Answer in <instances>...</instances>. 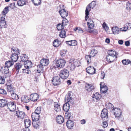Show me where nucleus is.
I'll list each match as a JSON object with an SVG mask.
<instances>
[{
    "mask_svg": "<svg viewBox=\"0 0 131 131\" xmlns=\"http://www.w3.org/2000/svg\"><path fill=\"white\" fill-rule=\"evenodd\" d=\"M103 28L104 29L105 31H107L108 29V27L107 25L105 22H104L102 25Z\"/></svg>",
    "mask_w": 131,
    "mask_h": 131,
    "instance_id": "nucleus-46",
    "label": "nucleus"
},
{
    "mask_svg": "<svg viewBox=\"0 0 131 131\" xmlns=\"http://www.w3.org/2000/svg\"><path fill=\"white\" fill-rule=\"evenodd\" d=\"M66 116H67V118H70L71 116V113H69L67 114L66 113Z\"/></svg>",
    "mask_w": 131,
    "mask_h": 131,
    "instance_id": "nucleus-64",
    "label": "nucleus"
},
{
    "mask_svg": "<svg viewBox=\"0 0 131 131\" xmlns=\"http://www.w3.org/2000/svg\"><path fill=\"white\" fill-rule=\"evenodd\" d=\"M57 123L59 124H62L64 121L63 118L61 115H58L56 117Z\"/></svg>",
    "mask_w": 131,
    "mask_h": 131,
    "instance_id": "nucleus-25",
    "label": "nucleus"
},
{
    "mask_svg": "<svg viewBox=\"0 0 131 131\" xmlns=\"http://www.w3.org/2000/svg\"><path fill=\"white\" fill-rule=\"evenodd\" d=\"M5 82V81L4 79L2 78V77H0V84H4Z\"/></svg>",
    "mask_w": 131,
    "mask_h": 131,
    "instance_id": "nucleus-57",
    "label": "nucleus"
},
{
    "mask_svg": "<svg viewBox=\"0 0 131 131\" xmlns=\"http://www.w3.org/2000/svg\"><path fill=\"white\" fill-rule=\"evenodd\" d=\"M71 95L69 93L66 95L65 96V100L66 103H70L71 104V102L72 100L71 97Z\"/></svg>",
    "mask_w": 131,
    "mask_h": 131,
    "instance_id": "nucleus-23",
    "label": "nucleus"
},
{
    "mask_svg": "<svg viewBox=\"0 0 131 131\" xmlns=\"http://www.w3.org/2000/svg\"><path fill=\"white\" fill-rule=\"evenodd\" d=\"M0 93L2 94H6V92L4 89H0Z\"/></svg>",
    "mask_w": 131,
    "mask_h": 131,
    "instance_id": "nucleus-60",
    "label": "nucleus"
},
{
    "mask_svg": "<svg viewBox=\"0 0 131 131\" xmlns=\"http://www.w3.org/2000/svg\"><path fill=\"white\" fill-rule=\"evenodd\" d=\"M59 12L60 15L63 18H65L67 17L68 15V12L65 10L64 9H63L59 10Z\"/></svg>",
    "mask_w": 131,
    "mask_h": 131,
    "instance_id": "nucleus-13",
    "label": "nucleus"
},
{
    "mask_svg": "<svg viewBox=\"0 0 131 131\" xmlns=\"http://www.w3.org/2000/svg\"><path fill=\"white\" fill-rule=\"evenodd\" d=\"M112 30L113 34L115 35L119 34L121 31V30L120 29V28L119 29L118 27L117 26L113 27L112 28Z\"/></svg>",
    "mask_w": 131,
    "mask_h": 131,
    "instance_id": "nucleus-19",
    "label": "nucleus"
},
{
    "mask_svg": "<svg viewBox=\"0 0 131 131\" xmlns=\"http://www.w3.org/2000/svg\"><path fill=\"white\" fill-rule=\"evenodd\" d=\"M52 83L54 85H57L60 83V77L58 76H55L53 77L52 80Z\"/></svg>",
    "mask_w": 131,
    "mask_h": 131,
    "instance_id": "nucleus-8",
    "label": "nucleus"
},
{
    "mask_svg": "<svg viewBox=\"0 0 131 131\" xmlns=\"http://www.w3.org/2000/svg\"><path fill=\"white\" fill-rule=\"evenodd\" d=\"M24 65L25 68H31L32 65V62L28 60L24 63Z\"/></svg>",
    "mask_w": 131,
    "mask_h": 131,
    "instance_id": "nucleus-28",
    "label": "nucleus"
},
{
    "mask_svg": "<svg viewBox=\"0 0 131 131\" xmlns=\"http://www.w3.org/2000/svg\"><path fill=\"white\" fill-rule=\"evenodd\" d=\"M66 125L68 129H72L74 125V122L71 120H69L66 123Z\"/></svg>",
    "mask_w": 131,
    "mask_h": 131,
    "instance_id": "nucleus-15",
    "label": "nucleus"
},
{
    "mask_svg": "<svg viewBox=\"0 0 131 131\" xmlns=\"http://www.w3.org/2000/svg\"><path fill=\"white\" fill-rule=\"evenodd\" d=\"M7 106L10 111H14L16 110V105L13 102H9L7 104Z\"/></svg>",
    "mask_w": 131,
    "mask_h": 131,
    "instance_id": "nucleus-6",
    "label": "nucleus"
},
{
    "mask_svg": "<svg viewBox=\"0 0 131 131\" xmlns=\"http://www.w3.org/2000/svg\"><path fill=\"white\" fill-rule=\"evenodd\" d=\"M39 115L35 114V113H32L31 115V117L32 118V121L36 122L38 121L39 118Z\"/></svg>",
    "mask_w": 131,
    "mask_h": 131,
    "instance_id": "nucleus-18",
    "label": "nucleus"
},
{
    "mask_svg": "<svg viewBox=\"0 0 131 131\" xmlns=\"http://www.w3.org/2000/svg\"><path fill=\"white\" fill-rule=\"evenodd\" d=\"M95 87L93 85L88 83H86L85 84V89L88 91L90 92L93 90Z\"/></svg>",
    "mask_w": 131,
    "mask_h": 131,
    "instance_id": "nucleus-12",
    "label": "nucleus"
},
{
    "mask_svg": "<svg viewBox=\"0 0 131 131\" xmlns=\"http://www.w3.org/2000/svg\"><path fill=\"white\" fill-rule=\"evenodd\" d=\"M41 111V108L40 107H38L35 110V112L34 113L39 114L40 113Z\"/></svg>",
    "mask_w": 131,
    "mask_h": 131,
    "instance_id": "nucleus-52",
    "label": "nucleus"
},
{
    "mask_svg": "<svg viewBox=\"0 0 131 131\" xmlns=\"http://www.w3.org/2000/svg\"><path fill=\"white\" fill-rule=\"evenodd\" d=\"M60 44V42L57 39H55L53 42V45L55 47H58Z\"/></svg>",
    "mask_w": 131,
    "mask_h": 131,
    "instance_id": "nucleus-32",
    "label": "nucleus"
},
{
    "mask_svg": "<svg viewBox=\"0 0 131 131\" xmlns=\"http://www.w3.org/2000/svg\"><path fill=\"white\" fill-rule=\"evenodd\" d=\"M8 7H6L3 10L2 12V13L1 14V16H4L7 14L9 10L8 9Z\"/></svg>",
    "mask_w": 131,
    "mask_h": 131,
    "instance_id": "nucleus-38",
    "label": "nucleus"
},
{
    "mask_svg": "<svg viewBox=\"0 0 131 131\" xmlns=\"http://www.w3.org/2000/svg\"><path fill=\"white\" fill-rule=\"evenodd\" d=\"M130 24H125L124 27L123 28V29L122 28H120V29L121 31H126L128 29V26H129Z\"/></svg>",
    "mask_w": 131,
    "mask_h": 131,
    "instance_id": "nucleus-47",
    "label": "nucleus"
},
{
    "mask_svg": "<svg viewBox=\"0 0 131 131\" xmlns=\"http://www.w3.org/2000/svg\"><path fill=\"white\" fill-rule=\"evenodd\" d=\"M64 26L62 24H59L57 25V28L58 30H60L63 29Z\"/></svg>",
    "mask_w": 131,
    "mask_h": 131,
    "instance_id": "nucleus-43",
    "label": "nucleus"
},
{
    "mask_svg": "<svg viewBox=\"0 0 131 131\" xmlns=\"http://www.w3.org/2000/svg\"><path fill=\"white\" fill-rule=\"evenodd\" d=\"M16 116L18 117L21 118H23L25 117V113L22 111H16Z\"/></svg>",
    "mask_w": 131,
    "mask_h": 131,
    "instance_id": "nucleus-20",
    "label": "nucleus"
},
{
    "mask_svg": "<svg viewBox=\"0 0 131 131\" xmlns=\"http://www.w3.org/2000/svg\"><path fill=\"white\" fill-rule=\"evenodd\" d=\"M101 92V93H105L108 90L107 87L105 84L104 82H101L100 84Z\"/></svg>",
    "mask_w": 131,
    "mask_h": 131,
    "instance_id": "nucleus-9",
    "label": "nucleus"
},
{
    "mask_svg": "<svg viewBox=\"0 0 131 131\" xmlns=\"http://www.w3.org/2000/svg\"><path fill=\"white\" fill-rule=\"evenodd\" d=\"M66 62L64 60L61 59H59L56 61L55 67L59 69L63 68L65 65Z\"/></svg>",
    "mask_w": 131,
    "mask_h": 131,
    "instance_id": "nucleus-4",
    "label": "nucleus"
},
{
    "mask_svg": "<svg viewBox=\"0 0 131 131\" xmlns=\"http://www.w3.org/2000/svg\"><path fill=\"white\" fill-rule=\"evenodd\" d=\"M21 99L22 102H23L24 103H28L29 100V97L26 95L22 96Z\"/></svg>",
    "mask_w": 131,
    "mask_h": 131,
    "instance_id": "nucleus-26",
    "label": "nucleus"
},
{
    "mask_svg": "<svg viewBox=\"0 0 131 131\" xmlns=\"http://www.w3.org/2000/svg\"><path fill=\"white\" fill-rule=\"evenodd\" d=\"M49 63L48 60L46 59H42L40 61V63L43 66L47 65Z\"/></svg>",
    "mask_w": 131,
    "mask_h": 131,
    "instance_id": "nucleus-21",
    "label": "nucleus"
},
{
    "mask_svg": "<svg viewBox=\"0 0 131 131\" xmlns=\"http://www.w3.org/2000/svg\"><path fill=\"white\" fill-rule=\"evenodd\" d=\"M107 110L106 109H103L101 114V117L103 120H108Z\"/></svg>",
    "mask_w": 131,
    "mask_h": 131,
    "instance_id": "nucleus-7",
    "label": "nucleus"
},
{
    "mask_svg": "<svg viewBox=\"0 0 131 131\" xmlns=\"http://www.w3.org/2000/svg\"><path fill=\"white\" fill-rule=\"evenodd\" d=\"M24 124L26 128H27L31 125V121L29 119H26L25 120Z\"/></svg>",
    "mask_w": 131,
    "mask_h": 131,
    "instance_id": "nucleus-35",
    "label": "nucleus"
},
{
    "mask_svg": "<svg viewBox=\"0 0 131 131\" xmlns=\"http://www.w3.org/2000/svg\"><path fill=\"white\" fill-rule=\"evenodd\" d=\"M92 98L96 100H99L101 98V95L99 94L98 92H96L95 94H93L92 96Z\"/></svg>",
    "mask_w": 131,
    "mask_h": 131,
    "instance_id": "nucleus-30",
    "label": "nucleus"
},
{
    "mask_svg": "<svg viewBox=\"0 0 131 131\" xmlns=\"http://www.w3.org/2000/svg\"><path fill=\"white\" fill-rule=\"evenodd\" d=\"M17 3L18 5L19 6H22L24 5H26L25 1L21 0L18 1Z\"/></svg>",
    "mask_w": 131,
    "mask_h": 131,
    "instance_id": "nucleus-41",
    "label": "nucleus"
},
{
    "mask_svg": "<svg viewBox=\"0 0 131 131\" xmlns=\"http://www.w3.org/2000/svg\"><path fill=\"white\" fill-rule=\"evenodd\" d=\"M12 96V98L13 99L17 100L18 99L19 97L18 95L16 94L14 91V93H10Z\"/></svg>",
    "mask_w": 131,
    "mask_h": 131,
    "instance_id": "nucleus-37",
    "label": "nucleus"
},
{
    "mask_svg": "<svg viewBox=\"0 0 131 131\" xmlns=\"http://www.w3.org/2000/svg\"><path fill=\"white\" fill-rule=\"evenodd\" d=\"M89 28L90 29H92L94 26V23H91L90 24H87Z\"/></svg>",
    "mask_w": 131,
    "mask_h": 131,
    "instance_id": "nucleus-58",
    "label": "nucleus"
},
{
    "mask_svg": "<svg viewBox=\"0 0 131 131\" xmlns=\"http://www.w3.org/2000/svg\"><path fill=\"white\" fill-rule=\"evenodd\" d=\"M32 1L35 6H38L40 4L41 2L40 0H32Z\"/></svg>",
    "mask_w": 131,
    "mask_h": 131,
    "instance_id": "nucleus-44",
    "label": "nucleus"
},
{
    "mask_svg": "<svg viewBox=\"0 0 131 131\" xmlns=\"http://www.w3.org/2000/svg\"><path fill=\"white\" fill-rule=\"evenodd\" d=\"M68 20H67L66 18H63L61 24L64 26L67 25L68 24Z\"/></svg>",
    "mask_w": 131,
    "mask_h": 131,
    "instance_id": "nucleus-48",
    "label": "nucleus"
},
{
    "mask_svg": "<svg viewBox=\"0 0 131 131\" xmlns=\"http://www.w3.org/2000/svg\"><path fill=\"white\" fill-rule=\"evenodd\" d=\"M122 63L124 65L128 64L130 62V61L128 59H125L122 60Z\"/></svg>",
    "mask_w": 131,
    "mask_h": 131,
    "instance_id": "nucleus-53",
    "label": "nucleus"
},
{
    "mask_svg": "<svg viewBox=\"0 0 131 131\" xmlns=\"http://www.w3.org/2000/svg\"><path fill=\"white\" fill-rule=\"evenodd\" d=\"M105 107L108 110L110 111L112 110V111L114 109V106L110 103H106L105 104Z\"/></svg>",
    "mask_w": 131,
    "mask_h": 131,
    "instance_id": "nucleus-27",
    "label": "nucleus"
},
{
    "mask_svg": "<svg viewBox=\"0 0 131 131\" xmlns=\"http://www.w3.org/2000/svg\"><path fill=\"white\" fill-rule=\"evenodd\" d=\"M108 55L106 57V60L108 62L111 63L117 60L118 54L114 50H110L108 52Z\"/></svg>",
    "mask_w": 131,
    "mask_h": 131,
    "instance_id": "nucleus-1",
    "label": "nucleus"
},
{
    "mask_svg": "<svg viewBox=\"0 0 131 131\" xmlns=\"http://www.w3.org/2000/svg\"><path fill=\"white\" fill-rule=\"evenodd\" d=\"M114 113L115 118L119 120L120 121L122 122L123 120V118L122 115L121 111L119 108H115L112 111Z\"/></svg>",
    "mask_w": 131,
    "mask_h": 131,
    "instance_id": "nucleus-2",
    "label": "nucleus"
},
{
    "mask_svg": "<svg viewBox=\"0 0 131 131\" xmlns=\"http://www.w3.org/2000/svg\"><path fill=\"white\" fill-rule=\"evenodd\" d=\"M7 101L5 100L2 99L0 100V107H3L7 104Z\"/></svg>",
    "mask_w": 131,
    "mask_h": 131,
    "instance_id": "nucleus-33",
    "label": "nucleus"
},
{
    "mask_svg": "<svg viewBox=\"0 0 131 131\" xmlns=\"http://www.w3.org/2000/svg\"><path fill=\"white\" fill-rule=\"evenodd\" d=\"M70 103H66L63 106V108L64 110L65 111L67 112L70 108Z\"/></svg>",
    "mask_w": 131,
    "mask_h": 131,
    "instance_id": "nucleus-29",
    "label": "nucleus"
},
{
    "mask_svg": "<svg viewBox=\"0 0 131 131\" xmlns=\"http://www.w3.org/2000/svg\"><path fill=\"white\" fill-rule=\"evenodd\" d=\"M36 123L37 124V126H36L35 125H34V124H35V123H33L32 124L33 126L35 127V128H37V127L40 124L39 123H38L37 122H36Z\"/></svg>",
    "mask_w": 131,
    "mask_h": 131,
    "instance_id": "nucleus-62",
    "label": "nucleus"
},
{
    "mask_svg": "<svg viewBox=\"0 0 131 131\" xmlns=\"http://www.w3.org/2000/svg\"><path fill=\"white\" fill-rule=\"evenodd\" d=\"M59 35L60 37L61 38H65L66 35V31L63 30H62Z\"/></svg>",
    "mask_w": 131,
    "mask_h": 131,
    "instance_id": "nucleus-45",
    "label": "nucleus"
},
{
    "mask_svg": "<svg viewBox=\"0 0 131 131\" xmlns=\"http://www.w3.org/2000/svg\"><path fill=\"white\" fill-rule=\"evenodd\" d=\"M87 32L90 33H92L95 34H97V31L96 29L93 30L90 29H88L86 30Z\"/></svg>",
    "mask_w": 131,
    "mask_h": 131,
    "instance_id": "nucleus-50",
    "label": "nucleus"
},
{
    "mask_svg": "<svg viewBox=\"0 0 131 131\" xmlns=\"http://www.w3.org/2000/svg\"><path fill=\"white\" fill-rule=\"evenodd\" d=\"M24 69H23V72L24 73H25L26 74H29L30 72V70L29 69V68H25Z\"/></svg>",
    "mask_w": 131,
    "mask_h": 131,
    "instance_id": "nucleus-51",
    "label": "nucleus"
},
{
    "mask_svg": "<svg viewBox=\"0 0 131 131\" xmlns=\"http://www.w3.org/2000/svg\"><path fill=\"white\" fill-rule=\"evenodd\" d=\"M89 5L91 6L92 9L96 5V3L94 1L92 2Z\"/></svg>",
    "mask_w": 131,
    "mask_h": 131,
    "instance_id": "nucleus-55",
    "label": "nucleus"
},
{
    "mask_svg": "<svg viewBox=\"0 0 131 131\" xmlns=\"http://www.w3.org/2000/svg\"><path fill=\"white\" fill-rule=\"evenodd\" d=\"M69 71L67 69H63L60 72L59 75L62 79H66L69 76Z\"/></svg>",
    "mask_w": 131,
    "mask_h": 131,
    "instance_id": "nucleus-5",
    "label": "nucleus"
},
{
    "mask_svg": "<svg viewBox=\"0 0 131 131\" xmlns=\"http://www.w3.org/2000/svg\"><path fill=\"white\" fill-rule=\"evenodd\" d=\"M37 72L40 73H42L43 72V66L41 64H40L37 66Z\"/></svg>",
    "mask_w": 131,
    "mask_h": 131,
    "instance_id": "nucleus-34",
    "label": "nucleus"
},
{
    "mask_svg": "<svg viewBox=\"0 0 131 131\" xmlns=\"http://www.w3.org/2000/svg\"><path fill=\"white\" fill-rule=\"evenodd\" d=\"M69 66L70 70H73L76 67H78L80 65L79 61L73 59H71L69 61Z\"/></svg>",
    "mask_w": 131,
    "mask_h": 131,
    "instance_id": "nucleus-3",
    "label": "nucleus"
},
{
    "mask_svg": "<svg viewBox=\"0 0 131 131\" xmlns=\"http://www.w3.org/2000/svg\"><path fill=\"white\" fill-rule=\"evenodd\" d=\"M1 72L3 74H7L9 73V69L7 67L4 66L2 67L1 70Z\"/></svg>",
    "mask_w": 131,
    "mask_h": 131,
    "instance_id": "nucleus-22",
    "label": "nucleus"
},
{
    "mask_svg": "<svg viewBox=\"0 0 131 131\" xmlns=\"http://www.w3.org/2000/svg\"><path fill=\"white\" fill-rule=\"evenodd\" d=\"M131 8V4L129 3H127L126 4V8L127 9H130Z\"/></svg>",
    "mask_w": 131,
    "mask_h": 131,
    "instance_id": "nucleus-59",
    "label": "nucleus"
},
{
    "mask_svg": "<svg viewBox=\"0 0 131 131\" xmlns=\"http://www.w3.org/2000/svg\"><path fill=\"white\" fill-rule=\"evenodd\" d=\"M39 98V96L36 93L31 94L30 95V99L31 101L34 102L38 100Z\"/></svg>",
    "mask_w": 131,
    "mask_h": 131,
    "instance_id": "nucleus-11",
    "label": "nucleus"
},
{
    "mask_svg": "<svg viewBox=\"0 0 131 131\" xmlns=\"http://www.w3.org/2000/svg\"><path fill=\"white\" fill-rule=\"evenodd\" d=\"M13 61H6L5 62V65L6 67H7L8 68V67L12 66L13 64Z\"/></svg>",
    "mask_w": 131,
    "mask_h": 131,
    "instance_id": "nucleus-39",
    "label": "nucleus"
},
{
    "mask_svg": "<svg viewBox=\"0 0 131 131\" xmlns=\"http://www.w3.org/2000/svg\"><path fill=\"white\" fill-rule=\"evenodd\" d=\"M91 57H92L90 55L85 56V58L88 63H90L91 62Z\"/></svg>",
    "mask_w": 131,
    "mask_h": 131,
    "instance_id": "nucleus-49",
    "label": "nucleus"
},
{
    "mask_svg": "<svg viewBox=\"0 0 131 131\" xmlns=\"http://www.w3.org/2000/svg\"><path fill=\"white\" fill-rule=\"evenodd\" d=\"M5 16H1L0 18V27L1 28H6V23L5 21Z\"/></svg>",
    "mask_w": 131,
    "mask_h": 131,
    "instance_id": "nucleus-10",
    "label": "nucleus"
},
{
    "mask_svg": "<svg viewBox=\"0 0 131 131\" xmlns=\"http://www.w3.org/2000/svg\"><path fill=\"white\" fill-rule=\"evenodd\" d=\"M108 121H106V120H103L102 123V126L104 128L108 126V123L107 122Z\"/></svg>",
    "mask_w": 131,
    "mask_h": 131,
    "instance_id": "nucleus-54",
    "label": "nucleus"
},
{
    "mask_svg": "<svg viewBox=\"0 0 131 131\" xmlns=\"http://www.w3.org/2000/svg\"><path fill=\"white\" fill-rule=\"evenodd\" d=\"M21 61L24 63L27 61L28 59L27 56L25 54H22L20 56Z\"/></svg>",
    "mask_w": 131,
    "mask_h": 131,
    "instance_id": "nucleus-31",
    "label": "nucleus"
},
{
    "mask_svg": "<svg viewBox=\"0 0 131 131\" xmlns=\"http://www.w3.org/2000/svg\"><path fill=\"white\" fill-rule=\"evenodd\" d=\"M86 71L88 73L92 74L95 73V69L94 67L90 66L86 68Z\"/></svg>",
    "mask_w": 131,
    "mask_h": 131,
    "instance_id": "nucleus-14",
    "label": "nucleus"
},
{
    "mask_svg": "<svg viewBox=\"0 0 131 131\" xmlns=\"http://www.w3.org/2000/svg\"><path fill=\"white\" fill-rule=\"evenodd\" d=\"M91 8H92L91 7V6L89 5V4L86 7L85 11V19L86 21L87 20V19L89 18L88 15L89 14V12L91 10Z\"/></svg>",
    "mask_w": 131,
    "mask_h": 131,
    "instance_id": "nucleus-16",
    "label": "nucleus"
},
{
    "mask_svg": "<svg viewBox=\"0 0 131 131\" xmlns=\"http://www.w3.org/2000/svg\"><path fill=\"white\" fill-rule=\"evenodd\" d=\"M72 46H75L77 45V42L75 40H71Z\"/></svg>",
    "mask_w": 131,
    "mask_h": 131,
    "instance_id": "nucleus-61",
    "label": "nucleus"
},
{
    "mask_svg": "<svg viewBox=\"0 0 131 131\" xmlns=\"http://www.w3.org/2000/svg\"><path fill=\"white\" fill-rule=\"evenodd\" d=\"M54 110L56 112H59L61 110V107L60 103L57 102H54Z\"/></svg>",
    "mask_w": 131,
    "mask_h": 131,
    "instance_id": "nucleus-17",
    "label": "nucleus"
},
{
    "mask_svg": "<svg viewBox=\"0 0 131 131\" xmlns=\"http://www.w3.org/2000/svg\"><path fill=\"white\" fill-rule=\"evenodd\" d=\"M12 61L16 62L17 60L18 57L17 54L16 53H13L10 57Z\"/></svg>",
    "mask_w": 131,
    "mask_h": 131,
    "instance_id": "nucleus-24",
    "label": "nucleus"
},
{
    "mask_svg": "<svg viewBox=\"0 0 131 131\" xmlns=\"http://www.w3.org/2000/svg\"><path fill=\"white\" fill-rule=\"evenodd\" d=\"M97 50L94 49H92L91 51L90 55L92 57H94L97 53Z\"/></svg>",
    "mask_w": 131,
    "mask_h": 131,
    "instance_id": "nucleus-40",
    "label": "nucleus"
},
{
    "mask_svg": "<svg viewBox=\"0 0 131 131\" xmlns=\"http://www.w3.org/2000/svg\"><path fill=\"white\" fill-rule=\"evenodd\" d=\"M7 90L8 92L10 93H14V91L15 90V89L12 88L11 85H8L7 86Z\"/></svg>",
    "mask_w": 131,
    "mask_h": 131,
    "instance_id": "nucleus-36",
    "label": "nucleus"
},
{
    "mask_svg": "<svg viewBox=\"0 0 131 131\" xmlns=\"http://www.w3.org/2000/svg\"><path fill=\"white\" fill-rule=\"evenodd\" d=\"M105 75L104 72L103 71L102 72L101 75V78L102 79H104V78L105 77Z\"/></svg>",
    "mask_w": 131,
    "mask_h": 131,
    "instance_id": "nucleus-63",
    "label": "nucleus"
},
{
    "mask_svg": "<svg viewBox=\"0 0 131 131\" xmlns=\"http://www.w3.org/2000/svg\"><path fill=\"white\" fill-rule=\"evenodd\" d=\"M22 66L23 65L20 63H17L15 66V69L17 70L18 72L19 69L22 67Z\"/></svg>",
    "mask_w": 131,
    "mask_h": 131,
    "instance_id": "nucleus-42",
    "label": "nucleus"
},
{
    "mask_svg": "<svg viewBox=\"0 0 131 131\" xmlns=\"http://www.w3.org/2000/svg\"><path fill=\"white\" fill-rule=\"evenodd\" d=\"M9 7L12 9H14L15 7V3H11L9 5Z\"/></svg>",
    "mask_w": 131,
    "mask_h": 131,
    "instance_id": "nucleus-56",
    "label": "nucleus"
}]
</instances>
